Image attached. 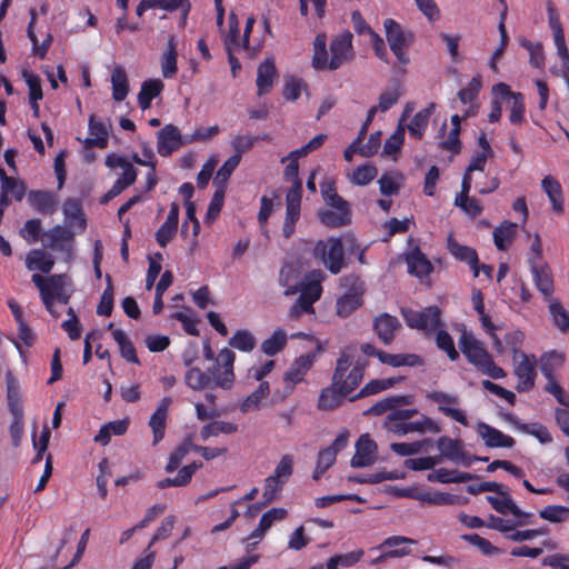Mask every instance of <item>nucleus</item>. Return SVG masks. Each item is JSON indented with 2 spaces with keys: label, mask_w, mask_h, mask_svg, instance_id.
Returning a JSON list of instances; mask_svg holds the SVG:
<instances>
[{
  "label": "nucleus",
  "mask_w": 569,
  "mask_h": 569,
  "mask_svg": "<svg viewBox=\"0 0 569 569\" xmlns=\"http://www.w3.org/2000/svg\"><path fill=\"white\" fill-rule=\"evenodd\" d=\"M351 348L341 351L337 359L336 369L332 375L333 386L338 387L341 393L350 395L362 381L368 360L357 359L353 362Z\"/></svg>",
  "instance_id": "obj_1"
},
{
  "label": "nucleus",
  "mask_w": 569,
  "mask_h": 569,
  "mask_svg": "<svg viewBox=\"0 0 569 569\" xmlns=\"http://www.w3.org/2000/svg\"><path fill=\"white\" fill-rule=\"evenodd\" d=\"M291 271V267H283L280 271V281L283 286H287L284 291L286 296L300 292L298 299L289 310L290 319L296 320L305 312H313L312 305L320 298L322 290L319 281H310L308 283L301 282L298 286H289L288 281Z\"/></svg>",
  "instance_id": "obj_2"
},
{
  "label": "nucleus",
  "mask_w": 569,
  "mask_h": 569,
  "mask_svg": "<svg viewBox=\"0 0 569 569\" xmlns=\"http://www.w3.org/2000/svg\"><path fill=\"white\" fill-rule=\"evenodd\" d=\"M236 355L229 348H223L214 359V363L208 369L211 383L224 390L231 389L234 382L233 363Z\"/></svg>",
  "instance_id": "obj_3"
},
{
  "label": "nucleus",
  "mask_w": 569,
  "mask_h": 569,
  "mask_svg": "<svg viewBox=\"0 0 569 569\" xmlns=\"http://www.w3.org/2000/svg\"><path fill=\"white\" fill-rule=\"evenodd\" d=\"M313 253L319 258L330 272L337 274L341 271L345 262L343 246L339 238H329L316 243Z\"/></svg>",
  "instance_id": "obj_4"
},
{
  "label": "nucleus",
  "mask_w": 569,
  "mask_h": 569,
  "mask_svg": "<svg viewBox=\"0 0 569 569\" xmlns=\"http://www.w3.org/2000/svg\"><path fill=\"white\" fill-rule=\"evenodd\" d=\"M401 315L408 327L422 330L426 333L433 332L441 326V311L437 306H430L422 310L402 308Z\"/></svg>",
  "instance_id": "obj_5"
},
{
  "label": "nucleus",
  "mask_w": 569,
  "mask_h": 569,
  "mask_svg": "<svg viewBox=\"0 0 569 569\" xmlns=\"http://www.w3.org/2000/svg\"><path fill=\"white\" fill-rule=\"evenodd\" d=\"M342 283L348 291L336 303V312L339 317L347 318L362 305L363 282L355 276L345 277Z\"/></svg>",
  "instance_id": "obj_6"
},
{
  "label": "nucleus",
  "mask_w": 569,
  "mask_h": 569,
  "mask_svg": "<svg viewBox=\"0 0 569 569\" xmlns=\"http://www.w3.org/2000/svg\"><path fill=\"white\" fill-rule=\"evenodd\" d=\"M383 27L386 30V38L391 51L400 63L407 64L409 62L407 47L412 38V34H407L400 24L392 19H386Z\"/></svg>",
  "instance_id": "obj_7"
},
{
  "label": "nucleus",
  "mask_w": 569,
  "mask_h": 569,
  "mask_svg": "<svg viewBox=\"0 0 569 569\" xmlns=\"http://www.w3.org/2000/svg\"><path fill=\"white\" fill-rule=\"evenodd\" d=\"M352 38L353 36L350 31H346L332 38L330 42L331 58L329 60V70H337L355 59Z\"/></svg>",
  "instance_id": "obj_8"
},
{
  "label": "nucleus",
  "mask_w": 569,
  "mask_h": 569,
  "mask_svg": "<svg viewBox=\"0 0 569 569\" xmlns=\"http://www.w3.org/2000/svg\"><path fill=\"white\" fill-rule=\"evenodd\" d=\"M487 501L500 515L511 513L516 521H522L523 525L531 522L532 513L521 510L509 495L508 488L501 491L498 497L487 496Z\"/></svg>",
  "instance_id": "obj_9"
},
{
  "label": "nucleus",
  "mask_w": 569,
  "mask_h": 569,
  "mask_svg": "<svg viewBox=\"0 0 569 569\" xmlns=\"http://www.w3.org/2000/svg\"><path fill=\"white\" fill-rule=\"evenodd\" d=\"M459 347L468 361L479 370L492 358L483 345L467 331L462 332Z\"/></svg>",
  "instance_id": "obj_10"
},
{
  "label": "nucleus",
  "mask_w": 569,
  "mask_h": 569,
  "mask_svg": "<svg viewBox=\"0 0 569 569\" xmlns=\"http://www.w3.org/2000/svg\"><path fill=\"white\" fill-rule=\"evenodd\" d=\"M316 360V355L312 352L301 355L298 357L284 372L283 380L287 383L286 395H290L295 386L305 379L307 372L311 369Z\"/></svg>",
  "instance_id": "obj_11"
},
{
  "label": "nucleus",
  "mask_w": 569,
  "mask_h": 569,
  "mask_svg": "<svg viewBox=\"0 0 569 569\" xmlns=\"http://www.w3.org/2000/svg\"><path fill=\"white\" fill-rule=\"evenodd\" d=\"M387 428L389 431L399 436H403L410 432L438 433L440 431L438 423L425 415H420L419 418L413 421H396Z\"/></svg>",
  "instance_id": "obj_12"
},
{
  "label": "nucleus",
  "mask_w": 569,
  "mask_h": 569,
  "mask_svg": "<svg viewBox=\"0 0 569 569\" xmlns=\"http://www.w3.org/2000/svg\"><path fill=\"white\" fill-rule=\"evenodd\" d=\"M427 399L438 403V410L445 416L450 417L463 426L468 425V419L465 412L453 407L459 403V398L457 396L442 391H432L427 395Z\"/></svg>",
  "instance_id": "obj_13"
},
{
  "label": "nucleus",
  "mask_w": 569,
  "mask_h": 569,
  "mask_svg": "<svg viewBox=\"0 0 569 569\" xmlns=\"http://www.w3.org/2000/svg\"><path fill=\"white\" fill-rule=\"evenodd\" d=\"M157 151L161 157H168L184 142L180 130L173 124H167L157 132Z\"/></svg>",
  "instance_id": "obj_14"
},
{
  "label": "nucleus",
  "mask_w": 569,
  "mask_h": 569,
  "mask_svg": "<svg viewBox=\"0 0 569 569\" xmlns=\"http://www.w3.org/2000/svg\"><path fill=\"white\" fill-rule=\"evenodd\" d=\"M515 375L518 378L516 390L518 392L530 391L535 387L536 370L535 360L526 353H519L518 360H515Z\"/></svg>",
  "instance_id": "obj_15"
},
{
  "label": "nucleus",
  "mask_w": 569,
  "mask_h": 569,
  "mask_svg": "<svg viewBox=\"0 0 569 569\" xmlns=\"http://www.w3.org/2000/svg\"><path fill=\"white\" fill-rule=\"evenodd\" d=\"M377 460V445L368 433L361 435L356 443V453L351 459V467L365 468L372 466Z\"/></svg>",
  "instance_id": "obj_16"
},
{
  "label": "nucleus",
  "mask_w": 569,
  "mask_h": 569,
  "mask_svg": "<svg viewBox=\"0 0 569 569\" xmlns=\"http://www.w3.org/2000/svg\"><path fill=\"white\" fill-rule=\"evenodd\" d=\"M437 447L445 459L456 463H462L466 467L471 465V459L463 450L462 442L460 440L443 436L437 440Z\"/></svg>",
  "instance_id": "obj_17"
},
{
  "label": "nucleus",
  "mask_w": 569,
  "mask_h": 569,
  "mask_svg": "<svg viewBox=\"0 0 569 569\" xmlns=\"http://www.w3.org/2000/svg\"><path fill=\"white\" fill-rule=\"evenodd\" d=\"M400 329V321L387 312L379 315L373 320V330L385 345H390Z\"/></svg>",
  "instance_id": "obj_18"
},
{
  "label": "nucleus",
  "mask_w": 569,
  "mask_h": 569,
  "mask_svg": "<svg viewBox=\"0 0 569 569\" xmlns=\"http://www.w3.org/2000/svg\"><path fill=\"white\" fill-rule=\"evenodd\" d=\"M478 435L489 448H512L516 443L515 439L500 430L485 423L477 425Z\"/></svg>",
  "instance_id": "obj_19"
},
{
  "label": "nucleus",
  "mask_w": 569,
  "mask_h": 569,
  "mask_svg": "<svg viewBox=\"0 0 569 569\" xmlns=\"http://www.w3.org/2000/svg\"><path fill=\"white\" fill-rule=\"evenodd\" d=\"M415 543L416 541L413 539L407 537H389L379 546V549L386 550L380 558H399L407 556L411 552L410 546Z\"/></svg>",
  "instance_id": "obj_20"
},
{
  "label": "nucleus",
  "mask_w": 569,
  "mask_h": 569,
  "mask_svg": "<svg viewBox=\"0 0 569 569\" xmlns=\"http://www.w3.org/2000/svg\"><path fill=\"white\" fill-rule=\"evenodd\" d=\"M447 248L456 259L463 261L471 267L475 277L479 276V259L475 249L458 243L452 236L448 237Z\"/></svg>",
  "instance_id": "obj_21"
},
{
  "label": "nucleus",
  "mask_w": 569,
  "mask_h": 569,
  "mask_svg": "<svg viewBox=\"0 0 569 569\" xmlns=\"http://www.w3.org/2000/svg\"><path fill=\"white\" fill-rule=\"evenodd\" d=\"M287 516V510L283 508H272L262 515L258 527L248 537L252 540L251 545L256 546L261 540L264 533L272 527L274 521L283 520Z\"/></svg>",
  "instance_id": "obj_22"
},
{
  "label": "nucleus",
  "mask_w": 569,
  "mask_h": 569,
  "mask_svg": "<svg viewBox=\"0 0 569 569\" xmlns=\"http://www.w3.org/2000/svg\"><path fill=\"white\" fill-rule=\"evenodd\" d=\"M276 76L277 70L273 59H266L259 64L257 70V87L259 96H263L271 90Z\"/></svg>",
  "instance_id": "obj_23"
},
{
  "label": "nucleus",
  "mask_w": 569,
  "mask_h": 569,
  "mask_svg": "<svg viewBox=\"0 0 569 569\" xmlns=\"http://www.w3.org/2000/svg\"><path fill=\"white\" fill-rule=\"evenodd\" d=\"M493 89L499 90L502 94H506L511 99L510 121L515 124L521 123L525 113V103L522 94L511 92L509 86H507L506 83H498Z\"/></svg>",
  "instance_id": "obj_24"
},
{
  "label": "nucleus",
  "mask_w": 569,
  "mask_h": 569,
  "mask_svg": "<svg viewBox=\"0 0 569 569\" xmlns=\"http://www.w3.org/2000/svg\"><path fill=\"white\" fill-rule=\"evenodd\" d=\"M28 200L41 214H51L57 210L58 202L54 196L48 191H31Z\"/></svg>",
  "instance_id": "obj_25"
},
{
  "label": "nucleus",
  "mask_w": 569,
  "mask_h": 569,
  "mask_svg": "<svg viewBox=\"0 0 569 569\" xmlns=\"http://www.w3.org/2000/svg\"><path fill=\"white\" fill-rule=\"evenodd\" d=\"M320 222L328 228H340L351 223V210H321L318 213Z\"/></svg>",
  "instance_id": "obj_26"
},
{
  "label": "nucleus",
  "mask_w": 569,
  "mask_h": 569,
  "mask_svg": "<svg viewBox=\"0 0 569 569\" xmlns=\"http://www.w3.org/2000/svg\"><path fill=\"white\" fill-rule=\"evenodd\" d=\"M53 264V258L41 249L31 250L26 258V266L29 270H39L43 273H49Z\"/></svg>",
  "instance_id": "obj_27"
},
{
  "label": "nucleus",
  "mask_w": 569,
  "mask_h": 569,
  "mask_svg": "<svg viewBox=\"0 0 569 569\" xmlns=\"http://www.w3.org/2000/svg\"><path fill=\"white\" fill-rule=\"evenodd\" d=\"M163 87V82L159 79L143 81L141 90L138 94V102L140 108L142 110L149 109L151 101L161 93Z\"/></svg>",
  "instance_id": "obj_28"
},
{
  "label": "nucleus",
  "mask_w": 569,
  "mask_h": 569,
  "mask_svg": "<svg viewBox=\"0 0 569 569\" xmlns=\"http://www.w3.org/2000/svg\"><path fill=\"white\" fill-rule=\"evenodd\" d=\"M412 401L411 396H391L388 398H385L378 402H376L372 407H370L365 413L366 415H373V416H380L388 410H392L402 407L408 406Z\"/></svg>",
  "instance_id": "obj_29"
},
{
  "label": "nucleus",
  "mask_w": 569,
  "mask_h": 569,
  "mask_svg": "<svg viewBox=\"0 0 569 569\" xmlns=\"http://www.w3.org/2000/svg\"><path fill=\"white\" fill-rule=\"evenodd\" d=\"M270 395V386L267 381H261L259 387L250 393L240 405V410L243 413L257 411L261 407V402Z\"/></svg>",
  "instance_id": "obj_30"
},
{
  "label": "nucleus",
  "mask_w": 569,
  "mask_h": 569,
  "mask_svg": "<svg viewBox=\"0 0 569 569\" xmlns=\"http://www.w3.org/2000/svg\"><path fill=\"white\" fill-rule=\"evenodd\" d=\"M345 397L347 395L341 393L338 387L333 386V381H331V386L322 389L320 392L318 409L322 411L335 410L341 405Z\"/></svg>",
  "instance_id": "obj_31"
},
{
  "label": "nucleus",
  "mask_w": 569,
  "mask_h": 569,
  "mask_svg": "<svg viewBox=\"0 0 569 569\" xmlns=\"http://www.w3.org/2000/svg\"><path fill=\"white\" fill-rule=\"evenodd\" d=\"M112 98L116 101L126 99L129 92V80L126 69L122 66H116L111 73Z\"/></svg>",
  "instance_id": "obj_32"
},
{
  "label": "nucleus",
  "mask_w": 569,
  "mask_h": 569,
  "mask_svg": "<svg viewBox=\"0 0 569 569\" xmlns=\"http://www.w3.org/2000/svg\"><path fill=\"white\" fill-rule=\"evenodd\" d=\"M541 187L543 191L548 194L552 209L557 213L563 212V199H562V189L560 183L551 176H547L541 181Z\"/></svg>",
  "instance_id": "obj_33"
},
{
  "label": "nucleus",
  "mask_w": 569,
  "mask_h": 569,
  "mask_svg": "<svg viewBox=\"0 0 569 569\" xmlns=\"http://www.w3.org/2000/svg\"><path fill=\"white\" fill-rule=\"evenodd\" d=\"M436 109L435 103H430L427 108L420 110L415 117L411 119L408 124V130L411 137L416 139H421L425 130L428 126L429 119Z\"/></svg>",
  "instance_id": "obj_34"
},
{
  "label": "nucleus",
  "mask_w": 569,
  "mask_h": 569,
  "mask_svg": "<svg viewBox=\"0 0 569 569\" xmlns=\"http://www.w3.org/2000/svg\"><path fill=\"white\" fill-rule=\"evenodd\" d=\"M409 272L417 277L428 276L432 271V264L417 248L407 256Z\"/></svg>",
  "instance_id": "obj_35"
},
{
  "label": "nucleus",
  "mask_w": 569,
  "mask_h": 569,
  "mask_svg": "<svg viewBox=\"0 0 569 569\" xmlns=\"http://www.w3.org/2000/svg\"><path fill=\"white\" fill-rule=\"evenodd\" d=\"M7 398L9 410L13 418H23V406L19 387L16 380L10 376L7 377Z\"/></svg>",
  "instance_id": "obj_36"
},
{
  "label": "nucleus",
  "mask_w": 569,
  "mask_h": 569,
  "mask_svg": "<svg viewBox=\"0 0 569 569\" xmlns=\"http://www.w3.org/2000/svg\"><path fill=\"white\" fill-rule=\"evenodd\" d=\"M400 380L401 378L373 379L366 383L356 396L351 397L350 401L379 393L393 387Z\"/></svg>",
  "instance_id": "obj_37"
},
{
  "label": "nucleus",
  "mask_w": 569,
  "mask_h": 569,
  "mask_svg": "<svg viewBox=\"0 0 569 569\" xmlns=\"http://www.w3.org/2000/svg\"><path fill=\"white\" fill-rule=\"evenodd\" d=\"M505 418L507 421L516 425L521 431L535 436L543 445L550 443L552 441V437L548 429L540 423H517L510 413H507Z\"/></svg>",
  "instance_id": "obj_38"
},
{
  "label": "nucleus",
  "mask_w": 569,
  "mask_h": 569,
  "mask_svg": "<svg viewBox=\"0 0 569 569\" xmlns=\"http://www.w3.org/2000/svg\"><path fill=\"white\" fill-rule=\"evenodd\" d=\"M287 340L286 331L277 329L268 339L262 341L261 351L267 356H274L286 347Z\"/></svg>",
  "instance_id": "obj_39"
},
{
  "label": "nucleus",
  "mask_w": 569,
  "mask_h": 569,
  "mask_svg": "<svg viewBox=\"0 0 569 569\" xmlns=\"http://www.w3.org/2000/svg\"><path fill=\"white\" fill-rule=\"evenodd\" d=\"M257 345V339L249 330H237L229 339V346L243 352H251Z\"/></svg>",
  "instance_id": "obj_40"
},
{
  "label": "nucleus",
  "mask_w": 569,
  "mask_h": 569,
  "mask_svg": "<svg viewBox=\"0 0 569 569\" xmlns=\"http://www.w3.org/2000/svg\"><path fill=\"white\" fill-rule=\"evenodd\" d=\"M71 239V233L62 226H54L42 234L47 248L59 249L60 244Z\"/></svg>",
  "instance_id": "obj_41"
},
{
  "label": "nucleus",
  "mask_w": 569,
  "mask_h": 569,
  "mask_svg": "<svg viewBox=\"0 0 569 569\" xmlns=\"http://www.w3.org/2000/svg\"><path fill=\"white\" fill-rule=\"evenodd\" d=\"M112 337L119 345L121 356L129 362L139 363V359L136 355V348L127 335L122 330L117 329L112 332Z\"/></svg>",
  "instance_id": "obj_42"
},
{
  "label": "nucleus",
  "mask_w": 569,
  "mask_h": 569,
  "mask_svg": "<svg viewBox=\"0 0 569 569\" xmlns=\"http://www.w3.org/2000/svg\"><path fill=\"white\" fill-rule=\"evenodd\" d=\"M516 223L505 222L493 231V241L499 250H506L516 234Z\"/></svg>",
  "instance_id": "obj_43"
},
{
  "label": "nucleus",
  "mask_w": 569,
  "mask_h": 569,
  "mask_svg": "<svg viewBox=\"0 0 569 569\" xmlns=\"http://www.w3.org/2000/svg\"><path fill=\"white\" fill-rule=\"evenodd\" d=\"M63 214L70 222H79L81 228L86 226V219L83 217L82 203L79 199L68 198L62 207Z\"/></svg>",
  "instance_id": "obj_44"
},
{
  "label": "nucleus",
  "mask_w": 569,
  "mask_h": 569,
  "mask_svg": "<svg viewBox=\"0 0 569 569\" xmlns=\"http://www.w3.org/2000/svg\"><path fill=\"white\" fill-rule=\"evenodd\" d=\"M240 156L233 154L230 158H228L224 163L221 166V168L218 170L213 183L217 188L222 187L226 189V184L232 172L237 169V167L240 163Z\"/></svg>",
  "instance_id": "obj_45"
},
{
  "label": "nucleus",
  "mask_w": 569,
  "mask_h": 569,
  "mask_svg": "<svg viewBox=\"0 0 569 569\" xmlns=\"http://www.w3.org/2000/svg\"><path fill=\"white\" fill-rule=\"evenodd\" d=\"M107 287L101 295L100 302L97 307V313L99 316L110 317L113 309V297L114 290L112 279L110 274L106 276Z\"/></svg>",
  "instance_id": "obj_46"
},
{
  "label": "nucleus",
  "mask_w": 569,
  "mask_h": 569,
  "mask_svg": "<svg viewBox=\"0 0 569 569\" xmlns=\"http://www.w3.org/2000/svg\"><path fill=\"white\" fill-rule=\"evenodd\" d=\"M186 382L193 390H201L211 386V377L199 368H191L186 373Z\"/></svg>",
  "instance_id": "obj_47"
},
{
  "label": "nucleus",
  "mask_w": 569,
  "mask_h": 569,
  "mask_svg": "<svg viewBox=\"0 0 569 569\" xmlns=\"http://www.w3.org/2000/svg\"><path fill=\"white\" fill-rule=\"evenodd\" d=\"M485 526L507 535L508 532L513 531L516 528L523 527L525 525L522 521H516L513 519H502L495 515H490L488 517L487 522H485Z\"/></svg>",
  "instance_id": "obj_48"
},
{
  "label": "nucleus",
  "mask_w": 569,
  "mask_h": 569,
  "mask_svg": "<svg viewBox=\"0 0 569 569\" xmlns=\"http://www.w3.org/2000/svg\"><path fill=\"white\" fill-rule=\"evenodd\" d=\"M337 458L335 449H322L318 453L317 466L313 471L312 478L319 480L320 477L335 463Z\"/></svg>",
  "instance_id": "obj_49"
},
{
  "label": "nucleus",
  "mask_w": 569,
  "mask_h": 569,
  "mask_svg": "<svg viewBox=\"0 0 569 569\" xmlns=\"http://www.w3.org/2000/svg\"><path fill=\"white\" fill-rule=\"evenodd\" d=\"M143 156L148 159V160H143L141 158H139V156L137 153H134L132 156V160L133 162H136L137 164H140V166H148L151 168V171L148 173L147 176V190L150 191L152 190L156 184H157V177H156V163L154 161H152L153 159V152L151 149L149 148H143Z\"/></svg>",
  "instance_id": "obj_50"
},
{
  "label": "nucleus",
  "mask_w": 569,
  "mask_h": 569,
  "mask_svg": "<svg viewBox=\"0 0 569 569\" xmlns=\"http://www.w3.org/2000/svg\"><path fill=\"white\" fill-rule=\"evenodd\" d=\"M540 518L553 523H560L569 519V507L551 505L539 511Z\"/></svg>",
  "instance_id": "obj_51"
},
{
  "label": "nucleus",
  "mask_w": 569,
  "mask_h": 569,
  "mask_svg": "<svg viewBox=\"0 0 569 569\" xmlns=\"http://www.w3.org/2000/svg\"><path fill=\"white\" fill-rule=\"evenodd\" d=\"M161 70L164 78H172L177 73V51L172 40L169 41L168 50L163 53Z\"/></svg>",
  "instance_id": "obj_52"
},
{
  "label": "nucleus",
  "mask_w": 569,
  "mask_h": 569,
  "mask_svg": "<svg viewBox=\"0 0 569 569\" xmlns=\"http://www.w3.org/2000/svg\"><path fill=\"white\" fill-rule=\"evenodd\" d=\"M42 230L41 220L38 218L29 219L20 229L19 234L28 243H34L39 240Z\"/></svg>",
  "instance_id": "obj_53"
},
{
  "label": "nucleus",
  "mask_w": 569,
  "mask_h": 569,
  "mask_svg": "<svg viewBox=\"0 0 569 569\" xmlns=\"http://www.w3.org/2000/svg\"><path fill=\"white\" fill-rule=\"evenodd\" d=\"M284 482L281 479H277L272 476H269L264 480V490H263V505L267 506L273 502L279 492L282 490Z\"/></svg>",
  "instance_id": "obj_54"
},
{
  "label": "nucleus",
  "mask_w": 569,
  "mask_h": 569,
  "mask_svg": "<svg viewBox=\"0 0 569 569\" xmlns=\"http://www.w3.org/2000/svg\"><path fill=\"white\" fill-rule=\"evenodd\" d=\"M192 450V442L190 439H186L169 457L168 465L166 466L167 472L174 471L188 455Z\"/></svg>",
  "instance_id": "obj_55"
},
{
  "label": "nucleus",
  "mask_w": 569,
  "mask_h": 569,
  "mask_svg": "<svg viewBox=\"0 0 569 569\" xmlns=\"http://www.w3.org/2000/svg\"><path fill=\"white\" fill-rule=\"evenodd\" d=\"M562 361L563 357L556 352H550L541 357L540 369L542 375L548 379V382L555 381L552 375L553 369L556 366H560Z\"/></svg>",
  "instance_id": "obj_56"
},
{
  "label": "nucleus",
  "mask_w": 569,
  "mask_h": 569,
  "mask_svg": "<svg viewBox=\"0 0 569 569\" xmlns=\"http://www.w3.org/2000/svg\"><path fill=\"white\" fill-rule=\"evenodd\" d=\"M405 141V127L399 124L397 130L386 140L383 154L395 156L400 150Z\"/></svg>",
  "instance_id": "obj_57"
},
{
  "label": "nucleus",
  "mask_w": 569,
  "mask_h": 569,
  "mask_svg": "<svg viewBox=\"0 0 569 569\" xmlns=\"http://www.w3.org/2000/svg\"><path fill=\"white\" fill-rule=\"evenodd\" d=\"M461 539L477 547L486 556L499 553V549L497 547L492 546V543L489 540L482 538L477 533L462 535Z\"/></svg>",
  "instance_id": "obj_58"
},
{
  "label": "nucleus",
  "mask_w": 569,
  "mask_h": 569,
  "mask_svg": "<svg viewBox=\"0 0 569 569\" xmlns=\"http://www.w3.org/2000/svg\"><path fill=\"white\" fill-rule=\"evenodd\" d=\"M402 92L399 84L395 86L393 88L383 91L379 96V103L378 108L381 112H387L392 106H395L398 100L400 99Z\"/></svg>",
  "instance_id": "obj_59"
},
{
  "label": "nucleus",
  "mask_w": 569,
  "mask_h": 569,
  "mask_svg": "<svg viewBox=\"0 0 569 569\" xmlns=\"http://www.w3.org/2000/svg\"><path fill=\"white\" fill-rule=\"evenodd\" d=\"M22 78L29 88V100H41L43 98V93L40 77L28 70H23Z\"/></svg>",
  "instance_id": "obj_60"
},
{
  "label": "nucleus",
  "mask_w": 569,
  "mask_h": 569,
  "mask_svg": "<svg viewBox=\"0 0 569 569\" xmlns=\"http://www.w3.org/2000/svg\"><path fill=\"white\" fill-rule=\"evenodd\" d=\"M378 174V169L375 166L358 167L351 177V182L357 186H366L372 181Z\"/></svg>",
  "instance_id": "obj_61"
},
{
  "label": "nucleus",
  "mask_w": 569,
  "mask_h": 569,
  "mask_svg": "<svg viewBox=\"0 0 569 569\" xmlns=\"http://www.w3.org/2000/svg\"><path fill=\"white\" fill-rule=\"evenodd\" d=\"M550 313L553 317L556 326L561 331L569 329V313L563 309L560 302L551 300L549 303Z\"/></svg>",
  "instance_id": "obj_62"
},
{
  "label": "nucleus",
  "mask_w": 569,
  "mask_h": 569,
  "mask_svg": "<svg viewBox=\"0 0 569 569\" xmlns=\"http://www.w3.org/2000/svg\"><path fill=\"white\" fill-rule=\"evenodd\" d=\"M480 89H481L480 77H473L470 80V82L468 83V86L458 92V98L465 104L472 103L476 100V98L478 97Z\"/></svg>",
  "instance_id": "obj_63"
},
{
  "label": "nucleus",
  "mask_w": 569,
  "mask_h": 569,
  "mask_svg": "<svg viewBox=\"0 0 569 569\" xmlns=\"http://www.w3.org/2000/svg\"><path fill=\"white\" fill-rule=\"evenodd\" d=\"M437 347L447 352L450 360L455 361L459 358V353L455 348V343L450 335L445 330H439L436 338Z\"/></svg>",
  "instance_id": "obj_64"
}]
</instances>
